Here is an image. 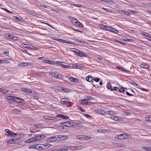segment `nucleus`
<instances>
[{"label":"nucleus","instance_id":"nucleus-1","mask_svg":"<svg viewBox=\"0 0 151 151\" xmlns=\"http://www.w3.org/2000/svg\"><path fill=\"white\" fill-rule=\"evenodd\" d=\"M100 27L104 29L108 30L114 33H118V31L117 30L110 26H107L103 24H101Z\"/></svg>","mask_w":151,"mask_h":151},{"label":"nucleus","instance_id":"nucleus-2","mask_svg":"<svg viewBox=\"0 0 151 151\" xmlns=\"http://www.w3.org/2000/svg\"><path fill=\"white\" fill-rule=\"evenodd\" d=\"M74 49V50L73 51L75 52V54L76 55L83 58L84 57H87L88 56L87 55L85 54L84 53L82 52L79 50L76 49Z\"/></svg>","mask_w":151,"mask_h":151},{"label":"nucleus","instance_id":"nucleus-3","mask_svg":"<svg viewBox=\"0 0 151 151\" xmlns=\"http://www.w3.org/2000/svg\"><path fill=\"white\" fill-rule=\"evenodd\" d=\"M5 131L6 133L8 134L9 135L12 136V137H14L15 138L16 137L17 135L16 133H14L13 132L8 129H6Z\"/></svg>","mask_w":151,"mask_h":151},{"label":"nucleus","instance_id":"nucleus-4","mask_svg":"<svg viewBox=\"0 0 151 151\" xmlns=\"http://www.w3.org/2000/svg\"><path fill=\"white\" fill-rule=\"evenodd\" d=\"M21 45L22 47L26 48H28L31 49H37L35 47L31 45L22 43L21 44Z\"/></svg>","mask_w":151,"mask_h":151},{"label":"nucleus","instance_id":"nucleus-5","mask_svg":"<svg viewBox=\"0 0 151 151\" xmlns=\"http://www.w3.org/2000/svg\"><path fill=\"white\" fill-rule=\"evenodd\" d=\"M14 101L19 103H24L25 101L24 100L21 98L14 96Z\"/></svg>","mask_w":151,"mask_h":151},{"label":"nucleus","instance_id":"nucleus-6","mask_svg":"<svg viewBox=\"0 0 151 151\" xmlns=\"http://www.w3.org/2000/svg\"><path fill=\"white\" fill-rule=\"evenodd\" d=\"M45 137L44 135H38L33 137L34 141H39L42 139H43Z\"/></svg>","mask_w":151,"mask_h":151},{"label":"nucleus","instance_id":"nucleus-7","mask_svg":"<svg viewBox=\"0 0 151 151\" xmlns=\"http://www.w3.org/2000/svg\"><path fill=\"white\" fill-rule=\"evenodd\" d=\"M61 125L67 127H70L71 126V122H61L60 123Z\"/></svg>","mask_w":151,"mask_h":151},{"label":"nucleus","instance_id":"nucleus-8","mask_svg":"<svg viewBox=\"0 0 151 151\" xmlns=\"http://www.w3.org/2000/svg\"><path fill=\"white\" fill-rule=\"evenodd\" d=\"M58 138L57 135L49 137L47 139V142H51L55 141Z\"/></svg>","mask_w":151,"mask_h":151},{"label":"nucleus","instance_id":"nucleus-9","mask_svg":"<svg viewBox=\"0 0 151 151\" xmlns=\"http://www.w3.org/2000/svg\"><path fill=\"white\" fill-rule=\"evenodd\" d=\"M61 103L63 104H66L70 102V100L67 98H63L61 100Z\"/></svg>","mask_w":151,"mask_h":151},{"label":"nucleus","instance_id":"nucleus-10","mask_svg":"<svg viewBox=\"0 0 151 151\" xmlns=\"http://www.w3.org/2000/svg\"><path fill=\"white\" fill-rule=\"evenodd\" d=\"M72 67L74 68L79 69L83 67V65L78 63H76L73 65Z\"/></svg>","mask_w":151,"mask_h":151},{"label":"nucleus","instance_id":"nucleus-11","mask_svg":"<svg viewBox=\"0 0 151 151\" xmlns=\"http://www.w3.org/2000/svg\"><path fill=\"white\" fill-rule=\"evenodd\" d=\"M71 127H81L82 126L81 124L77 123L76 122H71Z\"/></svg>","mask_w":151,"mask_h":151},{"label":"nucleus","instance_id":"nucleus-12","mask_svg":"<svg viewBox=\"0 0 151 151\" xmlns=\"http://www.w3.org/2000/svg\"><path fill=\"white\" fill-rule=\"evenodd\" d=\"M57 136H58V138L60 139L61 140H64L68 138V136L64 135H60Z\"/></svg>","mask_w":151,"mask_h":151},{"label":"nucleus","instance_id":"nucleus-13","mask_svg":"<svg viewBox=\"0 0 151 151\" xmlns=\"http://www.w3.org/2000/svg\"><path fill=\"white\" fill-rule=\"evenodd\" d=\"M96 112L98 114L104 115L106 114V112L104 110L101 109H98L96 111Z\"/></svg>","mask_w":151,"mask_h":151},{"label":"nucleus","instance_id":"nucleus-14","mask_svg":"<svg viewBox=\"0 0 151 151\" xmlns=\"http://www.w3.org/2000/svg\"><path fill=\"white\" fill-rule=\"evenodd\" d=\"M81 101V103L83 104L88 105H90L91 103V102L87 101L86 99L82 100Z\"/></svg>","mask_w":151,"mask_h":151},{"label":"nucleus","instance_id":"nucleus-15","mask_svg":"<svg viewBox=\"0 0 151 151\" xmlns=\"http://www.w3.org/2000/svg\"><path fill=\"white\" fill-rule=\"evenodd\" d=\"M57 65H58L62 67L65 68H69V66L68 65H65L61 63L60 62H57Z\"/></svg>","mask_w":151,"mask_h":151},{"label":"nucleus","instance_id":"nucleus-16","mask_svg":"<svg viewBox=\"0 0 151 151\" xmlns=\"http://www.w3.org/2000/svg\"><path fill=\"white\" fill-rule=\"evenodd\" d=\"M21 89L22 91L26 93H32V92L30 90L27 88H22Z\"/></svg>","mask_w":151,"mask_h":151},{"label":"nucleus","instance_id":"nucleus-17","mask_svg":"<svg viewBox=\"0 0 151 151\" xmlns=\"http://www.w3.org/2000/svg\"><path fill=\"white\" fill-rule=\"evenodd\" d=\"M140 67L142 68L147 69L149 68V65L147 63H142L140 65Z\"/></svg>","mask_w":151,"mask_h":151},{"label":"nucleus","instance_id":"nucleus-18","mask_svg":"<svg viewBox=\"0 0 151 151\" xmlns=\"http://www.w3.org/2000/svg\"><path fill=\"white\" fill-rule=\"evenodd\" d=\"M66 78L68 79L70 81L72 82H76L74 80H76V78L73 77H70V76H66Z\"/></svg>","mask_w":151,"mask_h":151},{"label":"nucleus","instance_id":"nucleus-19","mask_svg":"<svg viewBox=\"0 0 151 151\" xmlns=\"http://www.w3.org/2000/svg\"><path fill=\"white\" fill-rule=\"evenodd\" d=\"M111 118L112 119L115 121H121V120L120 117L115 116H111Z\"/></svg>","mask_w":151,"mask_h":151},{"label":"nucleus","instance_id":"nucleus-20","mask_svg":"<svg viewBox=\"0 0 151 151\" xmlns=\"http://www.w3.org/2000/svg\"><path fill=\"white\" fill-rule=\"evenodd\" d=\"M14 96H6L5 97V98L6 99H7L8 100H11L13 101H14Z\"/></svg>","mask_w":151,"mask_h":151},{"label":"nucleus","instance_id":"nucleus-21","mask_svg":"<svg viewBox=\"0 0 151 151\" xmlns=\"http://www.w3.org/2000/svg\"><path fill=\"white\" fill-rule=\"evenodd\" d=\"M42 146L43 149H47L49 147H50L51 146V145L49 144H45L42 145Z\"/></svg>","mask_w":151,"mask_h":151},{"label":"nucleus","instance_id":"nucleus-22","mask_svg":"<svg viewBox=\"0 0 151 151\" xmlns=\"http://www.w3.org/2000/svg\"><path fill=\"white\" fill-rule=\"evenodd\" d=\"M44 63H49L52 64H55V62L54 61L49 60H44L42 61Z\"/></svg>","mask_w":151,"mask_h":151},{"label":"nucleus","instance_id":"nucleus-23","mask_svg":"<svg viewBox=\"0 0 151 151\" xmlns=\"http://www.w3.org/2000/svg\"><path fill=\"white\" fill-rule=\"evenodd\" d=\"M57 116L62 118L63 119H69L68 116H65L62 114H58Z\"/></svg>","mask_w":151,"mask_h":151},{"label":"nucleus","instance_id":"nucleus-24","mask_svg":"<svg viewBox=\"0 0 151 151\" xmlns=\"http://www.w3.org/2000/svg\"><path fill=\"white\" fill-rule=\"evenodd\" d=\"M86 80L88 82H90L93 80V78L91 76H88L86 78Z\"/></svg>","mask_w":151,"mask_h":151},{"label":"nucleus","instance_id":"nucleus-25","mask_svg":"<svg viewBox=\"0 0 151 151\" xmlns=\"http://www.w3.org/2000/svg\"><path fill=\"white\" fill-rule=\"evenodd\" d=\"M78 21L75 18L74 19V20L72 22V23L74 25L77 26V25H78Z\"/></svg>","mask_w":151,"mask_h":151},{"label":"nucleus","instance_id":"nucleus-26","mask_svg":"<svg viewBox=\"0 0 151 151\" xmlns=\"http://www.w3.org/2000/svg\"><path fill=\"white\" fill-rule=\"evenodd\" d=\"M35 149H37L41 150L43 149L42 146H41L40 145H35Z\"/></svg>","mask_w":151,"mask_h":151},{"label":"nucleus","instance_id":"nucleus-27","mask_svg":"<svg viewBox=\"0 0 151 151\" xmlns=\"http://www.w3.org/2000/svg\"><path fill=\"white\" fill-rule=\"evenodd\" d=\"M35 142L33 138L27 140L25 141V142L28 143Z\"/></svg>","mask_w":151,"mask_h":151},{"label":"nucleus","instance_id":"nucleus-28","mask_svg":"<svg viewBox=\"0 0 151 151\" xmlns=\"http://www.w3.org/2000/svg\"><path fill=\"white\" fill-rule=\"evenodd\" d=\"M142 149L147 151H151V147H143Z\"/></svg>","mask_w":151,"mask_h":151},{"label":"nucleus","instance_id":"nucleus-29","mask_svg":"<svg viewBox=\"0 0 151 151\" xmlns=\"http://www.w3.org/2000/svg\"><path fill=\"white\" fill-rule=\"evenodd\" d=\"M30 63H27L26 62L24 63H20L18 65H20L21 67L26 66L28 65H30Z\"/></svg>","mask_w":151,"mask_h":151},{"label":"nucleus","instance_id":"nucleus-30","mask_svg":"<svg viewBox=\"0 0 151 151\" xmlns=\"http://www.w3.org/2000/svg\"><path fill=\"white\" fill-rule=\"evenodd\" d=\"M126 89V88L121 86L119 89V91L120 93H123Z\"/></svg>","mask_w":151,"mask_h":151},{"label":"nucleus","instance_id":"nucleus-31","mask_svg":"<svg viewBox=\"0 0 151 151\" xmlns=\"http://www.w3.org/2000/svg\"><path fill=\"white\" fill-rule=\"evenodd\" d=\"M4 35L8 39H12L13 35H11L9 34H5Z\"/></svg>","mask_w":151,"mask_h":151},{"label":"nucleus","instance_id":"nucleus-32","mask_svg":"<svg viewBox=\"0 0 151 151\" xmlns=\"http://www.w3.org/2000/svg\"><path fill=\"white\" fill-rule=\"evenodd\" d=\"M0 91L4 94H6L8 92V91L5 89L0 88Z\"/></svg>","mask_w":151,"mask_h":151},{"label":"nucleus","instance_id":"nucleus-33","mask_svg":"<svg viewBox=\"0 0 151 151\" xmlns=\"http://www.w3.org/2000/svg\"><path fill=\"white\" fill-rule=\"evenodd\" d=\"M61 77V75L60 74L57 73L55 77V78L59 79H61L62 78Z\"/></svg>","mask_w":151,"mask_h":151},{"label":"nucleus","instance_id":"nucleus-34","mask_svg":"<svg viewBox=\"0 0 151 151\" xmlns=\"http://www.w3.org/2000/svg\"><path fill=\"white\" fill-rule=\"evenodd\" d=\"M102 1L106 2L114 3V1L113 0H100Z\"/></svg>","mask_w":151,"mask_h":151},{"label":"nucleus","instance_id":"nucleus-35","mask_svg":"<svg viewBox=\"0 0 151 151\" xmlns=\"http://www.w3.org/2000/svg\"><path fill=\"white\" fill-rule=\"evenodd\" d=\"M106 87L108 89H110L111 90V89L112 88H111V83L109 82L107 83L106 85Z\"/></svg>","mask_w":151,"mask_h":151},{"label":"nucleus","instance_id":"nucleus-36","mask_svg":"<svg viewBox=\"0 0 151 151\" xmlns=\"http://www.w3.org/2000/svg\"><path fill=\"white\" fill-rule=\"evenodd\" d=\"M145 119L147 121H151V117L150 116H145Z\"/></svg>","mask_w":151,"mask_h":151},{"label":"nucleus","instance_id":"nucleus-37","mask_svg":"<svg viewBox=\"0 0 151 151\" xmlns=\"http://www.w3.org/2000/svg\"><path fill=\"white\" fill-rule=\"evenodd\" d=\"M126 135V134H119V136H120V139H122L124 138L125 137V136Z\"/></svg>","mask_w":151,"mask_h":151},{"label":"nucleus","instance_id":"nucleus-38","mask_svg":"<svg viewBox=\"0 0 151 151\" xmlns=\"http://www.w3.org/2000/svg\"><path fill=\"white\" fill-rule=\"evenodd\" d=\"M58 150L59 151H68V149L66 147H64L63 148L60 149Z\"/></svg>","mask_w":151,"mask_h":151},{"label":"nucleus","instance_id":"nucleus-39","mask_svg":"<svg viewBox=\"0 0 151 151\" xmlns=\"http://www.w3.org/2000/svg\"><path fill=\"white\" fill-rule=\"evenodd\" d=\"M107 113L109 114L113 115L114 114V111H107Z\"/></svg>","mask_w":151,"mask_h":151},{"label":"nucleus","instance_id":"nucleus-40","mask_svg":"<svg viewBox=\"0 0 151 151\" xmlns=\"http://www.w3.org/2000/svg\"><path fill=\"white\" fill-rule=\"evenodd\" d=\"M77 26L78 27H84L83 25L81 24V23L79 22V21L78 24V25H77Z\"/></svg>","mask_w":151,"mask_h":151},{"label":"nucleus","instance_id":"nucleus-41","mask_svg":"<svg viewBox=\"0 0 151 151\" xmlns=\"http://www.w3.org/2000/svg\"><path fill=\"white\" fill-rule=\"evenodd\" d=\"M51 118V117L48 116H43V118L46 119H50Z\"/></svg>","mask_w":151,"mask_h":151},{"label":"nucleus","instance_id":"nucleus-42","mask_svg":"<svg viewBox=\"0 0 151 151\" xmlns=\"http://www.w3.org/2000/svg\"><path fill=\"white\" fill-rule=\"evenodd\" d=\"M57 73L52 72L51 73V75L52 77L55 78Z\"/></svg>","mask_w":151,"mask_h":151},{"label":"nucleus","instance_id":"nucleus-43","mask_svg":"<svg viewBox=\"0 0 151 151\" xmlns=\"http://www.w3.org/2000/svg\"><path fill=\"white\" fill-rule=\"evenodd\" d=\"M68 19L70 21H71V22L73 21V20H74V19H75V18H73V17L69 16L68 17Z\"/></svg>","mask_w":151,"mask_h":151},{"label":"nucleus","instance_id":"nucleus-44","mask_svg":"<svg viewBox=\"0 0 151 151\" xmlns=\"http://www.w3.org/2000/svg\"><path fill=\"white\" fill-rule=\"evenodd\" d=\"M10 140H11V141L12 142H13V143H13H16V141L17 140V139H10Z\"/></svg>","mask_w":151,"mask_h":151},{"label":"nucleus","instance_id":"nucleus-45","mask_svg":"<svg viewBox=\"0 0 151 151\" xmlns=\"http://www.w3.org/2000/svg\"><path fill=\"white\" fill-rule=\"evenodd\" d=\"M12 39L14 40H17L18 39V38L14 36L13 35L12 37Z\"/></svg>","mask_w":151,"mask_h":151},{"label":"nucleus","instance_id":"nucleus-46","mask_svg":"<svg viewBox=\"0 0 151 151\" xmlns=\"http://www.w3.org/2000/svg\"><path fill=\"white\" fill-rule=\"evenodd\" d=\"M13 18L14 19L17 20V21H20V18H19L17 16H13Z\"/></svg>","mask_w":151,"mask_h":151},{"label":"nucleus","instance_id":"nucleus-47","mask_svg":"<svg viewBox=\"0 0 151 151\" xmlns=\"http://www.w3.org/2000/svg\"><path fill=\"white\" fill-rule=\"evenodd\" d=\"M84 137L83 138L84 139H91V137L90 136H86V135H84Z\"/></svg>","mask_w":151,"mask_h":151},{"label":"nucleus","instance_id":"nucleus-48","mask_svg":"<svg viewBox=\"0 0 151 151\" xmlns=\"http://www.w3.org/2000/svg\"><path fill=\"white\" fill-rule=\"evenodd\" d=\"M143 35L145 36L146 37H147L148 35H150V34L146 32H143L142 33V34Z\"/></svg>","mask_w":151,"mask_h":151},{"label":"nucleus","instance_id":"nucleus-49","mask_svg":"<svg viewBox=\"0 0 151 151\" xmlns=\"http://www.w3.org/2000/svg\"><path fill=\"white\" fill-rule=\"evenodd\" d=\"M118 88L117 87L115 86L113 88H111V91H113L114 90H116L118 89Z\"/></svg>","mask_w":151,"mask_h":151},{"label":"nucleus","instance_id":"nucleus-50","mask_svg":"<svg viewBox=\"0 0 151 151\" xmlns=\"http://www.w3.org/2000/svg\"><path fill=\"white\" fill-rule=\"evenodd\" d=\"M35 145H31V146H30L29 147V149H35Z\"/></svg>","mask_w":151,"mask_h":151},{"label":"nucleus","instance_id":"nucleus-51","mask_svg":"<svg viewBox=\"0 0 151 151\" xmlns=\"http://www.w3.org/2000/svg\"><path fill=\"white\" fill-rule=\"evenodd\" d=\"M65 43H68L69 44H74V43L73 42H69L68 41L66 40V41H65Z\"/></svg>","mask_w":151,"mask_h":151},{"label":"nucleus","instance_id":"nucleus-52","mask_svg":"<svg viewBox=\"0 0 151 151\" xmlns=\"http://www.w3.org/2000/svg\"><path fill=\"white\" fill-rule=\"evenodd\" d=\"M93 80L95 81L98 82L99 81L100 79L99 78H94L93 79Z\"/></svg>","mask_w":151,"mask_h":151},{"label":"nucleus","instance_id":"nucleus-53","mask_svg":"<svg viewBox=\"0 0 151 151\" xmlns=\"http://www.w3.org/2000/svg\"><path fill=\"white\" fill-rule=\"evenodd\" d=\"M73 40L75 41H77L78 42H81L79 41L78 39L76 37H74L73 38Z\"/></svg>","mask_w":151,"mask_h":151},{"label":"nucleus","instance_id":"nucleus-54","mask_svg":"<svg viewBox=\"0 0 151 151\" xmlns=\"http://www.w3.org/2000/svg\"><path fill=\"white\" fill-rule=\"evenodd\" d=\"M125 92L126 93L127 95L128 96H133L134 95L133 94H130L127 92L126 91Z\"/></svg>","mask_w":151,"mask_h":151},{"label":"nucleus","instance_id":"nucleus-55","mask_svg":"<svg viewBox=\"0 0 151 151\" xmlns=\"http://www.w3.org/2000/svg\"><path fill=\"white\" fill-rule=\"evenodd\" d=\"M72 5L74 6L78 7H80L81 6V5H80L79 4H73Z\"/></svg>","mask_w":151,"mask_h":151},{"label":"nucleus","instance_id":"nucleus-56","mask_svg":"<svg viewBox=\"0 0 151 151\" xmlns=\"http://www.w3.org/2000/svg\"><path fill=\"white\" fill-rule=\"evenodd\" d=\"M20 50L22 52L25 53H28V52L26 50H23L22 49H20Z\"/></svg>","mask_w":151,"mask_h":151},{"label":"nucleus","instance_id":"nucleus-57","mask_svg":"<svg viewBox=\"0 0 151 151\" xmlns=\"http://www.w3.org/2000/svg\"><path fill=\"white\" fill-rule=\"evenodd\" d=\"M83 115L84 116H85L86 117H88V118H91V116H90V115H89L87 114H84Z\"/></svg>","mask_w":151,"mask_h":151},{"label":"nucleus","instance_id":"nucleus-58","mask_svg":"<svg viewBox=\"0 0 151 151\" xmlns=\"http://www.w3.org/2000/svg\"><path fill=\"white\" fill-rule=\"evenodd\" d=\"M146 38L149 40L150 41H151V37L149 36V35H148V36Z\"/></svg>","mask_w":151,"mask_h":151},{"label":"nucleus","instance_id":"nucleus-59","mask_svg":"<svg viewBox=\"0 0 151 151\" xmlns=\"http://www.w3.org/2000/svg\"><path fill=\"white\" fill-rule=\"evenodd\" d=\"M115 41H116V42H118V43H121V44H123V45H125V44L124 43H123V42H121V41H119V40H116Z\"/></svg>","mask_w":151,"mask_h":151},{"label":"nucleus","instance_id":"nucleus-60","mask_svg":"<svg viewBox=\"0 0 151 151\" xmlns=\"http://www.w3.org/2000/svg\"><path fill=\"white\" fill-rule=\"evenodd\" d=\"M86 98L88 100H90L92 99V97L90 96H87Z\"/></svg>","mask_w":151,"mask_h":151},{"label":"nucleus","instance_id":"nucleus-61","mask_svg":"<svg viewBox=\"0 0 151 151\" xmlns=\"http://www.w3.org/2000/svg\"><path fill=\"white\" fill-rule=\"evenodd\" d=\"M34 126L35 127H39V126H40V125L39 124H36L34 125Z\"/></svg>","mask_w":151,"mask_h":151},{"label":"nucleus","instance_id":"nucleus-62","mask_svg":"<svg viewBox=\"0 0 151 151\" xmlns=\"http://www.w3.org/2000/svg\"><path fill=\"white\" fill-rule=\"evenodd\" d=\"M44 58H45V57H40V58H38V59L39 60H43H43H44Z\"/></svg>","mask_w":151,"mask_h":151},{"label":"nucleus","instance_id":"nucleus-63","mask_svg":"<svg viewBox=\"0 0 151 151\" xmlns=\"http://www.w3.org/2000/svg\"><path fill=\"white\" fill-rule=\"evenodd\" d=\"M78 108L80 109V110H81V112H85L84 110L81 107H79V106H78Z\"/></svg>","mask_w":151,"mask_h":151},{"label":"nucleus","instance_id":"nucleus-64","mask_svg":"<svg viewBox=\"0 0 151 151\" xmlns=\"http://www.w3.org/2000/svg\"><path fill=\"white\" fill-rule=\"evenodd\" d=\"M146 5L147 6L151 7V3H146Z\"/></svg>","mask_w":151,"mask_h":151}]
</instances>
